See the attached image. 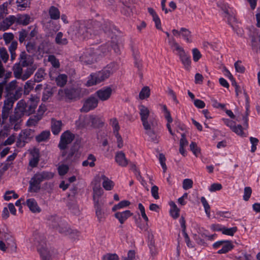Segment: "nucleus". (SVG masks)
Instances as JSON below:
<instances>
[{
    "label": "nucleus",
    "instance_id": "nucleus-59",
    "mask_svg": "<svg viewBox=\"0 0 260 260\" xmlns=\"http://www.w3.org/2000/svg\"><path fill=\"white\" fill-rule=\"evenodd\" d=\"M190 149L192 153L196 156H198L200 153V149L197 146V144L195 142H191L190 144Z\"/></svg>",
    "mask_w": 260,
    "mask_h": 260
},
{
    "label": "nucleus",
    "instance_id": "nucleus-57",
    "mask_svg": "<svg viewBox=\"0 0 260 260\" xmlns=\"http://www.w3.org/2000/svg\"><path fill=\"white\" fill-rule=\"evenodd\" d=\"M9 194H12V197L15 199L18 198V195L14 190H8L5 192L4 196V198L6 201H9L12 199V197H9Z\"/></svg>",
    "mask_w": 260,
    "mask_h": 260
},
{
    "label": "nucleus",
    "instance_id": "nucleus-38",
    "mask_svg": "<svg viewBox=\"0 0 260 260\" xmlns=\"http://www.w3.org/2000/svg\"><path fill=\"white\" fill-rule=\"evenodd\" d=\"M181 35L186 42L191 43L192 42L191 32L188 29L184 27L181 28Z\"/></svg>",
    "mask_w": 260,
    "mask_h": 260
},
{
    "label": "nucleus",
    "instance_id": "nucleus-40",
    "mask_svg": "<svg viewBox=\"0 0 260 260\" xmlns=\"http://www.w3.org/2000/svg\"><path fill=\"white\" fill-rule=\"evenodd\" d=\"M95 157L92 154L88 155L87 159L82 162V166L86 167L89 166L90 167H93L95 166Z\"/></svg>",
    "mask_w": 260,
    "mask_h": 260
},
{
    "label": "nucleus",
    "instance_id": "nucleus-29",
    "mask_svg": "<svg viewBox=\"0 0 260 260\" xmlns=\"http://www.w3.org/2000/svg\"><path fill=\"white\" fill-rule=\"evenodd\" d=\"M37 107V102L32 99H30L29 101L26 103V116H29L32 114Z\"/></svg>",
    "mask_w": 260,
    "mask_h": 260
},
{
    "label": "nucleus",
    "instance_id": "nucleus-54",
    "mask_svg": "<svg viewBox=\"0 0 260 260\" xmlns=\"http://www.w3.org/2000/svg\"><path fill=\"white\" fill-rule=\"evenodd\" d=\"M0 59L3 60L4 63H6L9 58V54L7 51V50L4 48H0Z\"/></svg>",
    "mask_w": 260,
    "mask_h": 260
},
{
    "label": "nucleus",
    "instance_id": "nucleus-7",
    "mask_svg": "<svg viewBox=\"0 0 260 260\" xmlns=\"http://www.w3.org/2000/svg\"><path fill=\"white\" fill-rule=\"evenodd\" d=\"M34 132L30 129L22 131L19 135L17 145L19 147H23L25 143L29 142L33 137Z\"/></svg>",
    "mask_w": 260,
    "mask_h": 260
},
{
    "label": "nucleus",
    "instance_id": "nucleus-15",
    "mask_svg": "<svg viewBox=\"0 0 260 260\" xmlns=\"http://www.w3.org/2000/svg\"><path fill=\"white\" fill-rule=\"evenodd\" d=\"M6 99L4 101L2 109L11 111L13 107L14 103L20 98H18V94H15L14 96H6Z\"/></svg>",
    "mask_w": 260,
    "mask_h": 260
},
{
    "label": "nucleus",
    "instance_id": "nucleus-46",
    "mask_svg": "<svg viewBox=\"0 0 260 260\" xmlns=\"http://www.w3.org/2000/svg\"><path fill=\"white\" fill-rule=\"evenodd\" d=\"M150 94V89L149 87L145 86L141 90L139 93V98L141 100H144L149 97Z\"/></svg>",
    "mask_w": 260,
    "mask_h": 260
},
{
    "label": "nucleus",
    "instance_id": "nucleus-18",
    "mask_svg": "<svg viewBox=\"0 0 260 260\" xmlns=\"http://www.w3.org/2000/svg\"><path fill=\"white\" fill-rule=\"evenodd\" d=\"M132 215L133 213L129 210H125L115 213L114 217L118 220L121 224H123Z\"/></svg>",
    "mask_w": 260,
    "mask_h": 260
},
{
    "label": "nucleus",
    "instance_id": "nucleus-62",
    "mask_svg": "<svg viewBox=\"0 0 260 260\" xmlns=\"http://www.w3.org/2000/svg\"><path fill=\"white\" fill-rule=\"evenodd\" d=\"M252 193V189L250 187H245L244 190L243 200L245 201H247Z\"/></svg>",
    "mask_w": 260,
    "mask_h": 260
},
{
    "label": "nucleus",
    "instance_id": "nucleus-9",
    "mask_svg": "<svg viewBox=\"0 0 260 260\" xmlns=\"http://www.w3.org/2000/svg\"><path fill=\"white\" fill-rule=\"evenodd\" d=\"M98 99L95 97L90 96L85 101L82 108L81 109V111L88 112L95 108L98 106Z\"/></svg>",
    "mask_w": 260,
    "mask_h": 260
},
{
    "label": "nucleus",
    "instance_id": "nucleus-33",
    "mask_svg": "<svg viewBox=\"0 0 260 260\" xmlns=\"http://www.w3.org/2000/svg\"><path fill=\"white\" fill-rule=\"evenodd\" d=\"M50 136L49 131H44L36 137V140L38 142H45L49 139Z\"/></svg>",
    "mask_w": 260,
    "mask_h": 260
},
{
    "label": "nucleus",
    "instance_id": "nucleus-61",
    "mask_svg": "<svg viewBox=\"0 0 260 260\" xmlns=\"http://www.w3.org/2000/svg\"><path fill=\"white\" fill-rule=\"evenodd\" d=\"M45 75L44 71L42 69H39L36 72L35 75V81L37 82L41 81L44 78Z\"/></svg>",
    "mask_w": 260,
    "mask_h": 260
},
{
    "label": "nucleus",
    "instance_id": "nucleus-14",
    "mask_svg": "<svg viewBox=\"0 0 260 260\" xmlns=\"http://www.w3.org/2000/svg\"><path fill=\"white\" fill-rule=\"evenodd\" d=\"M15 16L10 15L4 19L0 23V29L4 31L8 29L13 24L15 23Z\"/></svg>",
    "mask_w": 260,
    "mask_h": 260
},
{
    "label": "nucleus",
    "instance_id": "nucleus-1",
    "mask_svg": "<svg viewBox=\"0 0 260 260\" xmlns=\"http://www.w3.org/2000/svg\"><path fill=\"white\" fill-rule=\"evenodd\" d=\"M100 23L93 20H78L74 22L68 30V34L73 39H89L99 35Z\"/></svg>",
    "mask_w": 260,
    "mask_h": 260
},
{
    "label": "nucleus",
    "instance_id": "nucleus-24",
    "mask_svg": "<svg viewBox=\"0 0 260 260\" xmlns=\"http://www.w3.org/2000/svg\"><path fill=\"white\" fill-rule=\"evenodd\" d=\"M14 112L22 117L26 115V103L23 100H21L17 103Z\"/></svg>",
    "mask_w": 260,
    "mask_h": 260
},
{
    "label": "nucleus",
    "instance_id": "nucleus-21",
    "mask_svg": "<svg viewBox=\"0 0 260 260\" xmlns=\"http://www.w3.org/2000/svg\"><path fill=\"white\" fill-rule=\"evenodd\" d=\"M60 233L64 235L71 234L72 233H76L78 234L79 233L77 231H73L69 228L68 224L65 223H59L57 225V228H55Z\"/></svg>",
    "mask_w": 260,
    "mask_h": 260
},
{
    "label": "nucleus",
    "instance_id": "nucleus-48",
    "mask_svg": "<svg viewBox=\"0 0 260 260\" xmlns=\"http://www.w3.org/2000/svg\"><path fill=\"white\" fill-rule=\"evenodd\" d=\"M90 121L91 123L92 126L94 127H100L103 124L101 119L99 117L95 116H90Z\"/></svg>",
    "mask_w": 260,
    "mask_h": 260
},
{
    "label": "nucleus",
    "instance_id": "nucleus-43",
    "mask_svg": "<svg viewBox=\"0 0 260 260\" xmlns=\"http://www.w3.org/2000/svg\"><path fill=\"white\" fill-rule=\"evenodd\" d=\"M14 76L17 79H20L22 74V68L19 63H15L13 68Z\"/></svg>",
    "mask_w": 260,
    "mask_h": 260
},
{
    "label": "nucleus",
    "instance_id": "nucleus-31",
    "mask_svg": "<svg viewBox=\"0 0 260 260\" xmlns=\"http://www.w3.org/2000/svg\"><path fill=\"white\" fill-rule=\"evenodd\" d=\"M133 56L135 60V66L138 69L140 76L142 77V74L141 71L142 68V60L140 58L139 53L138 51L134 52Z\"/></svg>",
    "mask_w": 260,
    "mask_h": 260
},
{
    "label": "nucleus",
    "instance_id": "nucleus-52",
    "mask_svg": "<svg viewBox=\"0 0 260 260\" xmlns=\"http://www.w3.org/2000/svg\"><path fill=\"white\" fill-rule=\"evenodd\" d=\"M237 228L236 226H234L230 228H226L225 227H223L222 230V233L224 235L233 236L234 234L237 231Z\"/></svg>",
    "mask_w": 260,
    "mask_h": 260
},
{
    "label": "nucleus",
    "instance_id": "nucleus-41",
    "mask_svg": "<svg viewBox=\"0 0 260 260\" xmlns=\"http://www.w3.org/2000/svg\"><path fill=\"white\" fill-rule=\"evenodd\" d=\"M55 43L60 45H65L68 43L66 38H63V34L61 32H58L55 39Z\"/></svg>",
    "mask_w": 260,
    "mask_h": 260
},
{
    "label": "nucleus",
    "instance_id": "nucleus-3",
    "mask_svg": "<svg viewBox=\"0 0 260 260\" xmlns=\"http://www.w3.org/2000/svg\"><path fill=\"white\" fill-rule=\"evenodd\" d=\"M54 174L50 172L42 171L36 173L29 181L28 190L30 192H37L41 189V183L45 180L52 179Z\"/></svg>",
    "mask_w": 260,
    "mask_h": 260
},
{
    "label": "nucleus",
    "instance_id": "nucleus-19",
    "mask_svg": "<svg viewBox=\"0 0 260 260\" xmlns=\"http://www.w3.org/2000/svg\"><path fill=\"white\" fill-rule=\"evenodd\" d=\"M115 159L118 165L121 167H126L128 163V160L126 158L125 154L121 151L116 152Z\"/></svg>",
    "mask_w": 260,
    "mask_h": 260
},
{
    "label": "nucleus",
    "instance_id": "nucleus-25",
    "mask_svg": "<svg viewBox=\"0 0 260 260\" xmlns=\"http://www.w3.org/2000/svg\"><path fill=\"white\" fill-rule=\"evenodd\" d=\"M15 19L17 24L26 25L29 23L30 17L27 14H20L16 16Z\"/></svg>",
    "mask_w": 260,
    "mask_h": 260
},
{
    "label": "nucleus",
    "instance_id": "nucleus-28",
    "mask_svg": "<svg viewBox=\"0 0 260 260\" xmlns=\"http://www.w3.org/2000/svg\"><path fill=\"white\" fill-rule=\"evenodd\" d=\"M146 123L144 124L143 122H142V125L144 127L145 131L150 130L151 129H154L157 124L156 120L153 117H149L146 119Z\"/></svg>",
    "mask_w": 260,
    "mask_h": 260
},
{
    "label": "nucleus",
    "instance_id": "nucleus-53",
    "mask_svg": "<svg viewBox=\"0 0 260 260\" xmlns=\"http://www.w3.org/2000/svg\"><path fill=\"white\" fill-rule=\"evenodd\" d=\"M110 124L112 125L113 129V133L114 134L119 133L118 131L120 129L118 121L115 118H112L110 120Z\"/></svg>",
    "mask_w": 260,
    "mask_h": 260
},
{
    "label": "nucleus",
    "instance_id": "nucleus-36",
    "mask_svg": "<svg viewBox=\"0 0 260 260\" xmlns=\"http://www.w3.org/2000/svg\"><path fill=\"white\" fill-rule=\"evenodd\" d=\"M93 203H95V200L98 201H101L100 200V197L103 194V190L102 188L99 185V186H94L93 187Z\"/></svg>",
    "mask_w": 260,
    "mask_h": 260
},
{
    "label": "nucleus",
    "instance_id": "nucleus-60",
    "mask_svg": "<svg viewBox=\"0 0 260 260\" xmlns=\"http://www.w3.org/2000/svg\"><path fill=\"white\" fill-rule=\"evenodd\" d=\"M232 130L238 135L241 136H245L243 132L242 126L241 125H235Z\"/></svg>",
    "mask_w": 260,
    "mask_h": 260
},
{
    "label": "nucleus",
    "instance_id": "nucleus-5",
    "mask_svg": "<svg viewBox=\"0 0 260 260\" xmlns=\"http://www.w3.org/2000/svg\"><path fill=\"white\" fill-rule=\"evenodd\" d=\"M95 215L99 222L104 221L107 216V209L102 201L95 200L93 203Z\"/></svg>",
    "mask_w": 260,
    "mask_h": 260
},
{
    "label": "nucleus",
    "instance_id": "nucleus-39",
    "mask_svg": "<svg viewBox=\"0 0 260 260\" xmlns=\"http://www.w3.org/2000/svg\"><path fill=\"white\" fill-rule=\"evenodd\" d=\"M224 13L225 14V17H227L228 21L229 24L231 26L233 29H235V27L234 26V23L236 22V18L234 15H230L228 10L225 8L223 10Z\"/></svg>",
    "mask_w": 260,
    "mask_h": 260
},
{
    "label": "nucleus",
    "instance_id": "nucleus-8",
    "mask_svg": "<svg viewBox=\"0 0 260 260\" xmlns=\"http://www.w3.org/2000/svg\"><path fill=\"white\" fill-rule=\"evenodd\" d=\"M74 139V135L70 131H67L60 136L58 147L60 150H65L68 144H70Z\"/></svg>",
    "mask_w": 260,
    "mask_h": 260
},
{
    "label": "nucleus",
    "instance_id": "nucleus-34",
    "mask_svg": "<svg viewBox=\"0 0 260 260\" xmlns=\"http://www.w3.org/2000/svg\"><path fill=\"white\" fill-rule=\"evenodd\" d=\"M233 245L229 241H224V244L222 245V248L217 252L218 254L226 253L233 248Z\"/></svg>",
    "mask_w": 260,
    "mask_h": 260
},
{
    "label": "nucleus",
    "instance_id": "nucleus-6",
    "mask_svg": "<svg viewBox=\"0 0 260 260\" xmlns=\"http://www.w3.org/2000/svg\"><path fill=\"white\" fill-rule=\"evenodd\" d=\"M17 81L14 80L8 84L7 83L6 84L4 87L6 94V96L12 97L14 96V95H15V94L17 93L18 98H21L22 89L21 87L16 89L17 87Z\"/></svg>",
    "mask_w": 260,
    "mask_h": 260
},
{
    "label": "nucleus",
    "instance_id": "nucleus-58",
    "mask_svg": "<svg viewBox=\"0 0 260 260\" xmlns=\"http://www.w3.org/2000/svg\"><path fill=\"white\" fill-rule=\"evenodd\" d=\"M183 188L185 190H187L192 187L193 181L190 179H185L183 181Z\"/></svg>",
    "mask_w": 260,
    "mask_h": 260
},
{
    "label": "nucleus",
    "instance_id": "nucleus-11",
    "mask_svg": "<svg viewBox=\"0 0 260 260\" xmlns=\"http://www.w3.org/2000/svg\"><path fill=\"white\" fill-rule=\"evenodd\" d=\"M112 92V89L110 87H106L98 90L95 94L98 98L103 101L108 100Z\"/></svg>",
    "mask_w": 260,
    "mask_h": 260
},
{
    "label": "nucleus",
    "instance_id": "nucleus-4",
    "mask_svg": "<svg viewBox=\"0 0 260 260\" xmlns=\"http://www.w3.org/2000/svg\"><path fill=\"white\" fill-rule=\"evenodd\" d=\"M59 100L67 102L75 101L81 97V89L80 88H67L59 89L58 91Z\"/></svg>",
    "mask_w": 260,
    "mask_h": 260
},
{
    "label": "nucleus",
    "instance_id": "nucleus-50",
    "mask_svg": "<svg viewBox=\"0 0 260 260\" xmlns=\"http://www.w3.org/2000/svg\"><path fill=\"white\" fill-rule=\"evenodd\" d=\"M130 205V202L126 200H123L119 202L118 204L114 205L112 207V211H115L118 209L126 207Z\"/></svg>",
    "mask_w": 260,
    "mask_h": 260
},
{
    "label": "nucleus",
    "instance_id": "nucleus-44",
    "mask_svg": "<svg viewBox=\"0 0 260 260\" xmlns=\"http://www.w3.org/2000/svg\"><path fill=\"white\" fill-rule=\"evenodd\" d=\"M35 84V81L31 80L27 81L24 86V93L26 95L28 94L29 92L34 88Z\"/></svg>",
    "mask_w": 260,
    "mask_h": 260
},
{
    "label": "nucleus",
    "instance_id": "nucleus-42",
    "mask_svg": "<svg viewBox=\"0 0 260 260\" xmlns=\"http://www.w3.org/2000/svg\"><path fill=\"white\" fill-rule=\"evenodd\" d=\"M50 18L52 19H58L60 17V13L57 8L54 6L50 7L49 11Z\"/></svg>",
    "mask_w": 260,
    "mask_h": 260
},
{
    "label": "nucleus",
    "instance_id": "nucleus-63",
    "mask_svg": "<svg viewBox=\"0 0 260 260\" xmlns=\"http://www.w3.org/2000/svg\"><path fill=\"white\" fill-rule=\"evenodd\" d=\"M14 35L11 32H5L3 34V39L6 44L10 43L14 39Z\"/></svg>",
    "mask_w": 260,
    "mask_h": 260
},
{
    "label": "nucleus",
    "instance_id": "nucleus-56",
    "mask_svg": "<svg viewBox=\"0 0 260 260\" xmlns=\"http://www.w3.org/2000/svg\"><path fill=\"white\" fill-rule=\"evenodd\" d=\"M18 40L19 42L20 43L24 42L28 36L27 31L25 29H22L21 31L18 32Z\"/></svg>",
    "mask_w": 260,
    "mask_h": 260
},
{
    "label": "nucleus",
    "instance_id": "nucleus-13",
    "mask_svg": "<svg viewBox=\"0 0 260 260\" xmlns=\"http://www.w3.org/2000/svg\"><path fill=\"white\" fill-rule=\"evenodd\" d=\"M168 43L173 52H176V54L179 56L185 52L184 49L181 47L179 44L176 41L174 38L172 37L168 40Z\"/></svg>",
    "mask_w": 260,
    "mask_h": 260
},
{
    "label": "nucleus",
    "instance_id": "nucleus-30",
    "mask_svg": "<svg viewBox=\"0 0 260 260\" xmlns=\"http://www.w3.org/2000/svg\"><path fill=\"white\" fill-rule=\"evenodd\" d=\"M62 152V156L65 157L67 161H72L75 159V154L76 153V150L72 148L71 149L67 151L64 150Z\"/></svg>",
    "mask_w": 260,
    "mask_h": 260
},
{
    "label": "nucleus",
    "instance_id": "nucleus-32",
    "mask_svg": "<svg viewBox=\"0 0 260 260\" xmlns=\"http://www.w3.org/2000/svg\"><path fill=\"white\" fill-rule=\"evenodd\" d=\"M179 56L184 68L186 69H188L191 63L190 57L187 54L185 51Z\"/></svg>",
    "mask_w": 260,
    "mask_h": 260
},
{
    "label": "nucleus",
    "instance_id": "nucleus-16",
    "mask_svg": "<svg viewBox=\"0 0 260 260\" xmlns=\"http://www.w3.org/2000/svg\"><path fill=\"white\" fill-rule=\"evenodd\" d=\"M63 124L61 120H57L54 118L51 119V129L54 135H57L61 132Z\"/></svg>",
    "mask_w": 260,
    "mask_h": 260
},
{
    "label": "nucleus",
    "instance_id": "nucleus-37",
    "mask_svg": "<svg viewBox=\"0 0 260 260\" xmlns=\"http://www.w3.org/2000/svg\"><path fill=\"white\" fill-rule=\"evenodd\" d=\"M42 118L40 116L37 115L32 116L29 117L26 122V125L28 126H35L37 125Z\"/></svg>",
    "mask_w": 260,
    "mask_h": 260
},
{
    "label": "nucleus",
    "instance_id": "nucleus-55",
    "mask_svg": "<svg viewBox=\"0 0 260 260\" xmlns=\"http://www.w3.org/2000/svg\"><path fill=\"white\" fill-rule=\"evenodd\" d=\"M34 70L32 68H27L24 73L21 74V77L20 78L23 81L27 79L34 73Z\"/></svg>",
    "mask_w": 260,
    "mask_h": 260
},
{
    "label": "nucleus",
    "instance_id": "nucleus-27",
    "mask_svg": "<svg viewBox=\"0 0 260 260\" xmlns=\"http://www.w3.org/2000/svg\"><path fill=\"white\" fill-rule=\"evenodd\" d=\"M99 22L101 23L100 22ZM101 27L102 28L104 32L108 35H110L111 32H113L114 31L116 30L115 27L112 24L111 22L108 20L104 21V23L102 27L101 26V24H100V29H101ZM101 32L102 29H101L100 34Z\"/></svg>",
    "mask_w": 260,
    "mask_h": 260
},
{
    "label": "nucleus",
    "instance_id": "nucleus-51",
    "mask_svg": "<svg viewBox=\"0 0 260 260\" xmlns=\"http://www.w3.org/2000/svg\"><path fill=\"white\" fill-rule=\"evenodd\" d=\"M170 212L171 216L174 219L177 218L179 216L180 210L174 203H172V208L170 210Z\"/></svg>",
    "mask_w": 260,
    "mask_h": 260
},
{
    "label": "nucleus",
    "instance_id": "nucleus-35",
    "mask_svg": "<svg viewBox=\"0 0 260 260\" xmlns=\"http://www.w3.org/2000/svg\"><path fill=\"white\" fill-rule=\"evenodd\" d=\"M48 223L53 228H57L59 223V218L56 215H48L47 216Z\"/></svg>",
    "mask_w": 260,
    "mask_h": 260
},
{
    "label": "nucleus",
    "instance_id": "nucleus-22",
    "mask_svg": "<svg viewBox=\"0 0 260 260\" xmlns=\"http://www.w3.org/2000/svg\"><path fill=\"white\" fill-rule=\"evenodd\" d=\"M25 204L28 206L29 210L34 213H39L41 212V208L38 205L35 199L33 198L28 199L26 200Z\"/></svg>",
    "mask_w": 260,
    "mask_h": 260
},
{
    "label": "nucleus",
    "instance_id": "nucleus-47",
    "mask_svg": "<svg viewBox=\"0 0 260 260\" xmlns=\"http://www.w3.org/2000/svg\"><path fill=\"white\" fill-rule=\"evenodd\" d=\"M56 82L58 86H63L67 82V76L64 74L59 75L56 78Z\"/></svg>",
    "mask_w": 260,
    "mask_h": 260
},
{
    "label": "nucleus",
    "instance_id": "nucleus-23",
    "mask_svg": "<svg viewBox=\"0 0 260 260\" xmlns=\"http://www.w3.org/2000/svg\"><path fill=\"white\" fill-rule=\"evenodd\" d=\"M139 110L141 120L145 124L146 123V119L150 117V111L147 107L143 105H141L139 106Z\"/></svg>",
    "mask_w": 260,
    "mask_h": 260
},
{
    "label": "nucleus",
    "instance_id": "nucleus-26",
    "mask_svg": "<svg viewBox=\"0 0 260 260\" xmlns=\"http://www.w3.org/2000/svg\"><path fill=\"white\" fill-rule=\"evenodd\" d=\"M101 178L103 180V187L106 190L110 191L113 189L115 185V183L112 180L104 174L102 175Z\"/></svg>",
    "mask_w": 260,
    "mask_h": 260
},
{
    "label": "nucleus",
    "instance_id": "nucleus-2",
    "mask_svg": "<svg viewBox=\"0 0 260 260\" xmlns=\"http://www.w3.org/2000/svg\"><path fill=\"white\" fill-rule=\"evenodd\" d=\"M118 69L116 63L112 62L108 64L101 71L92 73L88 77L87 86H91L100 83L108 79Z\"/></svg>",
    "mask_w": 260,
    "mask_h": 260
},
{
    "label": "nucleus",
    "instance_id": "nucleus-10",
    "mask_svg": "<svg viewBox=\"0 0 260 260\" xmlns=\"http://www.w3.org/2000/svg\"><path fill=\"white\" fill-rule=\"evenodd\" d=\"M37 247L42 260H50L52 252L48 250L46 244L44 241L39 242Z\"/></svg>",
    "mask_w": 260,
    "mask_h": 260
},
{
    "label": "nucleus",
    "instance_id": "nucleus-64",
    "mask_svg": "<svg viewBox=\"0 0 260 260\" xmlns=\"http://www.w3.org/2000/svg\"><path fill=\"white\" fill-rule=\"evenodd\" d=\"M103 260H119L118 256L116 254H107L103 257Z\"/></svg>",
    "mask_w": 260,
    "mask_h": 260
},
{
    "label": "nucleus",
    "instance_id": "nucleus-20",
    "mask_svg": "<svg viewBox=\"0 0 260 260\" xmlns=\"http://www.w3.org/2000/svg\"><path fill=\"white\" fill-rule=\"evenodd\" d=\"M31 158L29 159V165L35 168L37 166L39 161L40 154L38 149H34L30 152Z\"/></svg>",
    "mask_w": 260,
    "mask_h": 260
},
{
    "label": "nucleus",
    "instance_id": "nucleus-49",
    "mask_svg": "<svg viewBox=\"0 0 260 260\" xmlns=\"http://www.w3.org/2000/svg\"><path fill=\"white\" fill-rule=\"evenodd\" d=\"M201 202L204 206L205 212L208 217H210V206L204 197L201 198Z\"/></svg>",
    "mask_w": 260,
    "mask_h": 260
},
{
    "label": "nucleus",
    "instance_id": "nucleus-45",
    "mask_svg": "<svg viewBox=\"0 0 260 260\" xmlns=\"http://www.w3.org/2000/svg\"><path fill=\"white\" fill-rule=\"evenodd\" d=\"M145 133L149 136L151 141L155 143H157L158 142V137L155 134L154 129L146 131Z\"/></svg>",
    "mask_w": 260,
    "mask_h": 260
},
{
    "label": "nucleus",
    "instance_id": "nucleus-17",
    "mask_svg": "<svg viewBox=\"0 0 260 260\" xmlns=\"http://www.w3.org/2000/svg\"><path fill=\"white\" fill-rule=\"evenodd\" d=\"M19 64L23 67H27L32 63L31 56L27 55L25 52H21L19 57Z\"/></svg>",
    "mask_w": 260,
    "mask_h": 260
},
{
    "label": "nucleus",
    "instance_id": "nucleus-12",
    "mask_svg": "<svg viewBox=\"0 0 260 260\" xmlns=\"http://www.w3.org/2000/svg\"><path fill=\"white\" fill-rule=\"evenodd\" d=\"M22 116L14 112V114L10 116L9 121L11 125L14 126V129L18 131L20 128V123L22 121Z\"/></svg>",
    "mask_w": 260,
    "mask_h": 260
}]
</instances>
